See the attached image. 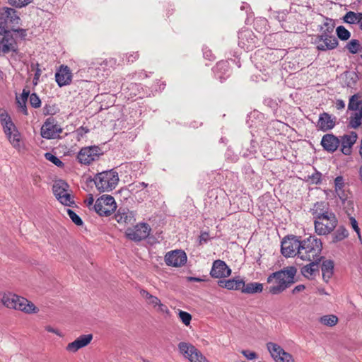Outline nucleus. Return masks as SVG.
Here are the masks:
<instances>
[{"instance_id":"nucleus-1","label":"nucleus","mask_w":362,"mask_h":362,"mask_svg":"<svg viewBox=\"0 0 362 362\" xmlns=\"http://www.w3.org/2000/svg\"><path fill=\"white\" fill-rule=\"evenodd\" d=\"M296 272L297 269L292 266L271 274L267 278V282L272 283L275 280L276 285L270 286L269 293L276 295L290 287L295 282Z\"/></svg>"},{"instance_id":"nucleus-2","label":"nucleus","mask_w":362,"mask_h":362,"mask_svg":"<svg viewBox=\"0 0 362 362\" xmlns=\"http://www.w3.org/2000/svg\"><path fill=\"white\" fill-rule=\"evenodd\" d=\"M322 243L320 238L315 235H310L301 240L298 252V258L303 261H321L322 257Z\"/></svg>"},{"instance_id":"nucleus-3","label":"nucleus","mask_w":362,"mask_h":362,"mask_svg":"<svg viewBox=\"0 0 362 362\" xmlns=\"http://www.w3.org/2000/svg\"><path fill=\"white\" fill-rule=\"evenodd\" d=\"M1 302L8 308L19 310L25 313L30 314L38 312V308L32 302L11 293H4Z\"/></svg>"},{"instance_id":"nucleus-4","label":"nucleus","mask_w":362,"mask_h":362,"mask_svg":"<svg viewBox=\"0 0 362 362\" xmlns=\"http://www.w3.org/2000/svg\"><path fill=\"white\" fill-rule=\"evenodd\" d=\"M93 180L98 190L110 192L117 187L119 179L117 172L112 169L96 174Z\"/></svg>"},{"instance_id":"nucleus-5","label":"nucleus","mask_w":362,"mask_h":362,"mask_svg":"<svg viewBox=\"0 0 362 362\" xmlns=\"http://www.w3.org/2000/svg\"><path fill=\"white\" fill-rule=\"evenodd\" d=\"M338 224V219L334 213H328V215L317 220H315V231L318 235H326L331 233Z\"/></svg>"},{"instance_id":"nucleus-6","label":"nucleus","mask_w":362,"mask_h":362,"mask_svg":"<svg viewBox=\"0 0 362 362\" xmlns=\"http://www.w3.org/2000/svg\"><path fill=\"white\" fill-rule=\"evenodd\" d=\"M93 208L100 216H108L115 211L117 204L113 197L104 194L96 200Z\"/></svg>"},{"instance_id":"nucleus-7","label":"nucleus","mask_w":362,"mask_h":362,"mask_svg":"<svg viewBox=\"0 0 362 362\" xmlns=\"http://www.w3.org/2000/svg\"><path fill=\"white\" fill-rule=\"evenodd\" d=\"M301 240L300 237L288 235L281 240V252L285 257L297 256L300 247Z\"/></svg>"},{"instance_id":"nucleus-8","label":"nucleus","mask_w":362,"mask_h":362,"mask_svg":"<svg viewBox=\"0 0 362 362\" xmlns=\"http://www.w3.org/2000/svg\"><path fill=\"white\" fill-rule=\"evenodd\" d=\"M178 349L182 355L190 362H210L193 344L180 342Z\"/></svg>"},{"instance_id":"nucleus-9","label":"nucleus","mask_w":362,"mask_h":362,"mask_svg":"<svg viewBox=\"0 0 362 362\" xmlns=\"http://www.w3.org/2000/svg\"><path fill=\"white\" fill-rule=\"evenodd\" d=\"M68 184L64 180H59L54 182L52 190L54 196L61 204L71 206L74 202L68 192Z\"/></svg>"},{"instance_id":"nucleus-10","label":"nucleus","mask_w":362,"mask_h":362,"mask_svg":"<svg viewBox=\"0 0 362 362\" xmlns=\"http://www.w3.org/2000/svg\"><path fill=\"white\" fill-rule=\"evenodd\" d=\"M313 43L318 51L326 52L332 50L338 46V40L335 36L317 35L313 38Z\"/></svg>"},{"instance_id":"nucleus-11","label":"nucleus","mask_w":362,"mask_h":362,"mask_svg":"<svg viewBox=\"0 0 362 362\" xmlns=\"http://www.w3.org/2000/svg\"><path fill=\"white\" fill-rule=\"evenodd\" d=\"M266 346L271 356L276 362H294L293 356L285 351L280 345L274 342H267Z\"/></svg>"},{"instance_id":"nucleus-12","label":"nucleus","mask_w":362,"mask_h":362,"mask_svg":"<svg viewBox=\"0 0 362 362\" xmlns=\"http://www.w3.org/2000/svg\"><path fill=\"white\" fill-rule=\"evenodd\" d=\"M151 228L147 223H139L134 227L128 228L125 232L127 238L131 240L139 242L147 238Z\"/></svg>"},{"instance_id":"nucleus-13","label":"nucleus","mask_w":362,"mask_h":362,"mask_svg":"<svg viewBox=\"0 0 362 362\" xmlns=\"http://www.w3.org/2000/svg\"><path fill=\"white\" fill-rule=\"evenodd\" d=\"M101 154V150L98 146H88L81 149L77 156V158L79 163L84 165H89L93 161L98 159Z\"/></svg>"},{"instance_id":"nucleus-14","label":"nucleus","mask_w":362,"mask_h":362,"mask_svg":"<svg viewBox=\"0 0 362 362\" xmlns=\"http://www.w3.org/2000/svg\"><path fill=\"white\" fill-rule=\"evenodd\" d=\"M62 132V128L53 117L47 118L41 127V136L47 139L57 138Z\"/></svg>"},{"instance_id":"nucleus-15","label":"nucleus","mask_w":362,"mask_h":362,"mask_svg":"<svg viewBox=\"0 0 362 362\" xmlns=\"http://www.w3.org/2000/svg\"><path fill=\"white\" fill-rule=\"evenodd\" d=\"M1 125L3 127L4 132L11 145L14 148H19L21 146V134L16 125L12 122V119L1 124Z\"/></svg>"},{"instance_id":"nucleus-16","label":"nucleus","mask_w":362,"mask_h":362,"mask_svg":"<svg viewBox=\"0 0 362 362\" xmlns=\"http://www.w3.org/2000/svg\"><path fill=\"white\" fill-rule=\"evenodd\" d=\"M187 259L186 253L180 250L169 252L165 256L166 264L175 267L183 266L187 262Z\"/></svg>"},{"instance_id":"nucleus-17","label":"nucleus","mask_w":362,"mask_h":362,"mask_svg":"<svg viewBox=\"0 0 362 362\" xmlns=\"http://www.w3.org/2000/svg\"><path fill=\"white\" fill-rule=\"evenodd\" d=\"M231 269L228 267L226 262L221 259L215 260L213 262L210 272V275L213 278L221 279L230 275Z\"/></svg>"},{"instance_id":"nucleus-18","label":"nucleus","mask_w":362,"mask_h":362,"mask_svg":"<svg viewBox=\"0 0 362 362\" xmlns=\"http://www.w3.org/2000/svg\"><path fill=\"white\" fill-rule=\"evenodd\" d=\"M55 79L59 87L69 85L72 81V73L70 69L65 65L60 66L55 74Z\"/></svg>"},{"instance_id":"nucleus-19","label":"nucleus","mask_w":362,"mask_h":362,"mask_svg":"<svg viewBox=\"0 0 362 362\" xmlns=\"http://www.w3.org/2000/svg\"><path fill=\"white\" fill-rule=\"evenodd\" d=\"M340 144V140L332 134L324 135L321 140V145L324 150L329 153H333L337 151Z\"/></svg>"},{"instance_id":"nucleus-20","label":"nucleus","mask_w":362,"mask_h":362,"mask_svg":"<svg viewBox=\"0 0 362 362\" xmlns=\"http://www.w3.org/2000/svg\"><path fill=\"white\" fill-rule=\"evenodd\" d=\"M357 134L355 132H351L349 134H344L341 137L340 144H341V151L346 155H350L351 147L357 140Z\"/></svg>"},{"instance_id":"nucleus-21","label":"nucleus","mask_w":362,"mask_h":362,"mask_svg":"<svg viewBox=\"0 0 362 362\" xmlns=\"http://www.w3.org/2000/svg\"><path fill=\"white\" fill-rule=\"evenodd\" d=\"M92 339L93 335L91 334L81 335L74 341L68 344L66 349L68 351L75 353L78 349L85 347L88 344H89Z\"/></svg>"},{"instance_id":"nucleus-22","label":"nucleus","mask_w":362,"mask_h":362,"mask_svg":"<svg viewBox=\"0 0 362 362\" xmlns=\"http://www.w3.org/2000/svg\"><path fill=\"white\" fill-rule=\"evenodd\" d=\"M336 117H332L327 112L321 113L319 116L317 127L322 132L329 131L334 127Z\"/></svg>"},{"instance_id":"nucleus-23","label":"nucleus","mask_w":362,"mask_h":362,"mask_svg":"<svg viewBox=\"0 0 362 362\" xmlns=\"http://www.w3.org/2000/svg\"><path fill=\"white\" fill-rule=\"evenodd\" d=\"M310 213L313 220H317L328 215V213H333L329 209L328 204L325 202H316L310 209Z\"/></svg>"},{"instance_id":"nucleus-24","label":"nucleus","mask_w":362,"mask_h":362,"mask_svg":"<svg viewBox=\"0 0 362 362\" xmlns=\"http://www.w3.org/2000/svg\"><path fill=\"white\" fill-rule=\"evenodd\" d=\"M117 223L122 224L133 223L135 221L134 214L127 208H119L115 215Z\"/></svg>"},{"instance_id":"nucleus-25","label":"nucleus","mask_w":362,"mask_h":362,"mask_svg":"<svg viewBox=\"0 0 362 362\" xmlns=\"http://www.w3.org/2000/svg\"><path fill=\"white\" fill-rule=\"evenodd\" d=\"M218 285L221 288H227L228 290H240L244 285V280L240 277H236L228 280H219Z\"/></svg>"},{"instance_id":"nucleus-26","label":"nucleus","mask_w":362,"mask_h":362,"mask_svg":"<svg viewBox=\"0 0 362 362\" xmlns=\"http://www.w3.org/2000/svg\"><path fill=\"white\" fill-rule=\"evenodd\" d=\"M15 9L6 8L2 13H0V25L6 27L7 21L18 23L20 18L16 14Z\"/></svg>"},{"instance_id":"nucleus-27","label":"nucleus","mask_w":362,"mask_h":362,"mask_svg":"<svg viewBox=\"0 0 362 362\" xmlns=\"http://www.w3.org/2000/svg\"><path fill=\"white\" fill-rule=\"evenodd\" d=\"M341 78L344 86L354 88L359 80V76L358 73L354 71H346L343 74Z\"/></svg>"},{"instance_id":"nucleus-28","label":"nucleus","mask_w":362,"mask_h":362,"mask_svg":"<svg viewBox=\"0 0 362 362\" xmlns=\"http://www.w3.org/2000/svg\"><path fill=\"white\" fill-rule=\"evenodd\" d=\"M2 52L8 53L9 52H17L18 47L15 40L10 33L6 34L2 40Z\"/></svg>"},{"instance_id":"nucleus-29","label":"nucleus","mask_w":362,"mask_h":362,"mask_svg":"<svg viewBox=\"0 0 362 362\" xmlns=\"http://www.w3.org/2000/svg\"><path fill=\"white\" fill-rule=\"evenodd\" d=\"M308 262H310L309 264L302 267L301 273L305 277L311 279L315 276V274L318 272L320 261L313 260Z\"/></svg>"},{"instance_id":"nucleus-30","label":"nucleus","mask_w":362,"mask_h":362,"mask_svg":"<svg viewBox=\"0 0 362 362\" xmlns=\"http://www.w3.org/2000/svg\"><path fill=\"white\" fill-rule=\"evenodd\" d=\"M241 292L246 294L261 293L263 291V284L258 282H250L247 284L244 282Z\"/></svg>"},{"instance_id":"nucleus-31","label":"nucleus","mask_w":362,"mask_h":362,"mask_svg":"<svg viewBox=\"0 0 362 362\" xmlns=\"http://www.w3.org/2000/svg\"><path fill=\"white\" fill-rule=\"evenodd\" d=\"M322 278L325 281L327 282L333 275L334 262L332 260H325L321 266Z\"/></svg>"},{"instance_id":"nucleus-32","label":"nucleus","mask_w":362,"mask_h":362,"mask_svg":"<svg viewBox=\"0 0 362 362\" xmlns=\"http://www.w3.org/2000/svg\"><path fill=\"white\" fill-rule=\"evenodd\" d=\"M335 27L334 21L330 18H325L324 23L320 26V35L334 36L333 35Z\"/></svg>"},{"instance_id":"nucleus-33","label":"nucleus","mask_w":362,"mask_h":362,"mask_svg":"<svg viewBox=\"0 0 362 362\" xmlns=\"http://www.w3.org/2000/svg\"><path fill=\"white\" fill-rule=\"evenodd\" d=\"M349 236V232L344 226H340L332 235V243L341 241Z\"/></svg>"},{"instance_id":"nucleus-34","label":"nucleus","mask_w":362,"mask_h":362,"mask_svg":"<svg viewBox=\"0 0 362 362\" xmlns=\"http://www.w3.org/2000/svg\"><path fill=\"white\" fill-rule=\"evenodd\" d=\"M348 109L355 112L362 110V99L358 94H355L350 98Z\"/></svg>"},{"instance_id":"nucleus-35","label":"nucleus","mask_w":362,"mask_h":362,"mask_svg":"<svg viewBox=\"0 0 362 362\" xmlns=\"http://www.w3.org/2000/svg\"><path fill=\"white\" fill-rule=\"evenodd\" d=\"M30 91L28 90L23 89V93L20 97H16L17 103L18 106L22 109L24 115H28V110L26 107V101L29 98Z\"/></svg>"},{"instance_id":"nucleus-36","label":"nucleus","mask_w":362,"mask_h":362,"mask_svg":"<svg viewBox=\"0 0 362 362\" xmlns=\"http://www.w3.org/2000/svg\"><path fill=\"white\" fill-rule=\"evenodd\" d=\"M361 16H362V13L349 11L345 14L343 19L346 23L357 24Z\"/></svg>"},{"instance_id":"nucleus-37","label":"nucleus","mask_w":362,"mask_h":362,"mask_svg":"<svg viewBox=\"0 0 362 362\" xmlns=\"http://www.w3.org/2000/svg\"><path fill=\"white\" fill-rule=\"evenodd\" d=\"M140 294L146 300L148 305L153 308L156 307L158 305V298L156 296L150 294L147 291L144 289L140 291Z\"/></svg>"},{"instance_id":"nucleus-38","label":"nucleus","mask_w":362,"mask_h":362,"mask_svg":"<svg viewBox=\"0 0 362 362\" xmlns=\"http://www.w3.org/2000/svg\"><path fill=\"white\" fill-rule=\"evenodd\" d=\"M320 322L325 325L332 327L337 323L338 318L334 315H324L320 317Z\"/></svg>"},{"instance_id":"nucleus-39","label":"nucleus","mask_w":362,"mask_h":362,"mask_svg":"<svg viewBox=\"0 0 362 362\" xmlns=\"http://www.w3.org/2000/svg\"><path fill=\"white\" fill-rule=\"evenodd\" d=\"M361 47L362 45L360 44L359 41L356 39L351 40L346 46L351 54H356L359 51H361Z\"/></svg>"},{"instance_id":"nucleus-40","label":"nucleus","mask_w":362,"mask_h":362,"mask_svg":"<svg viewBox=\"0 0 362 362\" xmlns=\"http://www.w3.org/2000/svg\"><path fill=\"white\" fill-rule=\"evenodd\" d=\"M337 37L341 40H347L350 36V32L344 26L339 25L336 29Z\"/></svg>"},{"instance_id":"nucleus-41","label":"nucleus","mask_w":362,"mask_h":362,"mask_svg":"<svg viewBox=\"0 0 362 362\" xmlns=\"http://www.w3.org/2000/svg\"><path fill=\"white\" fill-rule=\"evenodd\" d=\"M228 69V64L226 62L221 61L218 62L215 67H214L213 71L215 75H218V72L226 74Z\"/></svg>"},{"instance_id":"nucleus-42","label":"nucleus","mask_w":362,"mask_h":362,"mask_svg":"<svg viewBox=\"0 0 362 362\" xmlns=\"http://www.w3.org/2000/svg\"><path fill=\"white\" fill-rule=\"evenodd\" d=\"M45 157L47 160L54 163L57 167H62L64 166V163L58 158L54 155L52 154L51 153H46L45 154Z\"/></svg>"},{"instance_id":"nucleus-43","label":"nucleus","mask_w":362,"mask_h":362,"mask_svg":"<svg viewBox=\"0 0 362 362\" xmlns=\"http://www.w3.org/2000/svg\"><path fill=\"white\" fill-rule=\"evenodd\" d=\"M33 0H8V3L16 8H22L28 5Z\"/></svg>"},{"instance_id":"nucleus-44","label":"nucleus","mask_w":362,"mask_h":362,"mask_svg":"<svg viewBox=\"0 0 362 362\" xmlns=\"http://www.w3.org/2000/svg\"><path fill=\"white\" fill-rule=\"evenodd\" d=\"M29 101L31 106L34 108L40 107L41 105V100L38 95L35 93L29 95Z\"/></svg>"},{"instance_id":"nucleus-45","label":"nucleus","mask_w":362,"mask_h":362,"mask_svg":"<svg viewBox=\"0 0 362 362\" xmlns=\"http://www.w3.org/2000/svg\"><path fill=\"white\" fill-rule=\"evenodd\" d=\"M66 211L69 217L76 225L81 226L83 224L81 218L74 211L71 209H67Z\"/></svg>"},{"instance_id":"nucleus-46","label":"nucleus","mask_w":362,"mask_h":362,"mask_svg":"<svg viewBox=\"0 0 362 362\" xmlns=\"http://www.w3.org/2000/svg\"><path fill=\"white\" fill-rule=\"evenodd\" d=\"M349 221H350V225L351 226V227L353 228L354 231L357 233V235H358V238L359 240L361 242H362V238H361V231H360V228H359V227L358 226L357 221L356 220V218L354 217L350 216L349 217Z\"/></svg>"},{"instance_id":"nucleus-47","label":"nucleus","mask_w":362,"mask_h":362,"mask_svg":"<svg viewBox=\"0 0 362 362\" xmlns=\"http://www.w3.org/2000/svg\"><path fill=\"white\" fill-rule=\"evenodd\" d=\"M179 316H180V318L182 320V322L185 325H189L190 321L192 320V315L189 313H188L185 311L180 310L179 312Z\"/></svg>"},{"instance_id":"nucleus-48","label":"nucleus","mask_w":362,"mask_h":362,"mask_svg":"<svg viewBox=\"0 0 362 362\" xmlns=\"http://www.w3.org/2000/svg\"><path fill=\"white\" fill-rule=\"evenodd\" d=\"M147 186V184L145 182H138V183H133L132 185H129V189L132 192H138L139 190H141L144 188H145Z\"/></svg>"},{"instance_id":"nucleus-49","label":"nucleus","mask_w":362,"mask_h":362,"mask_svg":"<svg viewBox=\"0 0 362 362\" xmlns=\"http://www.w3.org/2000/svg\"><path fill=\"white\" fill-rule=\"evenodd\" d=\"M335 191H340L344 187V178L342 176H337L334 180Z\"/></svg>"},{"instance_id":"nucleus-50","label":"nucleus","mask_w":362,"mask_h":362,"mask_svg":"<svg viewBox=\"0 0 362 362\" xmlns=\"http://www.w3.org/2000/svg\"><path fill=\"white\" fill-rule=\"evenodd\" d=\"M11 119V117L8 114L7 111L3 108H0V122L3 124L8 120Z\"/></svg>"},{"instance_id":"nucleus-51","label":"nucleus","mask_w":362,"mask_h":362,"mask_svg":"<svg viewBox=\"0 0 362 362\" xmlns=\"http://www.w3.org/2000/svg\"><path fill=\"white\" fill-rule=\"evenodd\" d=\"M43 112L45 115H53L56 113L54 105H46L43 107Z\"/></svg>"},{"instance_id":"nucleus-52","label":"nucleus","mask_w":362,"mask_h":362,"mask_svg":"<svg viewBox=\"0 0 362 362\" xmlns=\"http://www.w3.org/2000/svg\"><path fill=\"white\" fill-rule=\"evenodd\" d=\"M139 57L137 52H129L126 54V59L128 62L133 63Z\"/></svg>"},{"instance_id":"nucleus-53","label":"nucleus","mask_w":362,"mask_h":362,"mask_svg":"<svg viewBox=\"0 0 362 362\" xmlns=\"http://www.w3.org/2000/svg\"><path fill=\"white\" fill-rule=\"evenodd\" d=\"M241 353L248 360H253V359H255L257 358V354L254 351H250L248 350H243L241 351Z\"/></svg>"},{"instance_id":"nucleus-54","label":"nucleus","mask_w":362,"mask_h":362,"mask_svg":"<svg viewBox=\"0 0 362 362\" xmlns=\"http://www.w3.org/2000/svg\"><path fill=\"white\" fill-rule=\"evenodd\" d=\"M253 36V34L251 31L250 30H245V31H243L241 32L240 34H239V39L240 40H244L245 38H246L247 40L248 38L251 39L252 40H253L252 38V37Z\"/></svg>"},{"instance_id":"nucleus-55","label":"nucleus","mask_w":362,"mask_h":362,"mask_svg":"<svg viewBox=\"0 0 362 362\" xmlns=\"http://www.w3.org/2000/svg\"><path fill=\"white\" fill-rule=\"evenodd\" d=\"M321 176L322 174L320 172H316L315 173L313 174L312 176L310 177L312 182L315 184L320 183Z\"/></svg>"},{"instance_id":"nucleus-56","label":"nucleus","mask_w":362,"mask_h":362,"mask_svg":"<svg viewBox=\"0 0 362 362\" xmlns=\"http://www.w3.org/2000/svg\"><path fill=\"white\" fill-rule=\"evenodd\" d=\"M209 239V234L207 232H202L199 235V244L206 243Z\"/></svg>"},{"instance_id":"nucleus-57","label":"nucleus","mask_w":362,"mask_h":362,"mask_svg":"<svg viewBox=\"0 0 362 362\" xmlns=\"http://www.w3.org/2000/svg\"><path fill=\"white\" fill-rule=\"evenodd\" d=\"M203 56L209 60H214L215 59L212 52L207 48L203 49Z\"/></svg>"},{"instance_id":"nucleus-58","label":"nucleus","mask_w":362,"mask_h":362,"mask_svg":"<svg viewBox=\"0 0 362 362\" xmlns=\"http://www.w3.org/2000/svg\"><path fill=\"white\" fill-rule=\"evenodd\" d=\"M338 197L342 201L344 202L347 199V194L344 190V188L341 189L340 191H335Z\"/></svg>"},{"instance_id":"nucleus-59","label":"nucleus","mask_w":362,"mask_h":362,"mask_svg":"<svg viewBox=\"0 0 362 362\" xmlns=\"http://www.w3.org/2000/svg\"><path fill=\"white\" fill-rule=\"evenodd\" d=\"M335 107L337 110H342L345 107V103L342 100L338 99L335 103Z\"/></svg>"},{"instance_id":"nucleus-60","label":"nucleus","mask_w":362,"mask_h":362,"mask_svg":"<svg viewBox=\"0 0 362 362\" xmlns=\"http://www.w3.org/2000/svg\"><path fill=\"white\" fill-rule=\"evenodd\" d=\"M45 329L49 332L54 333L58 336H62L61 333L57 329L52 327L51 326H47Z\"/></svg>"},{"instance_id":"nucleus-61","label":"nucleus","mask_w":362,"mask_h":362,"mask_svg":"<svg viewBox=\"0 0 362 362\" xmlns=\"http://www.w3.org/2000/svg\"><path fill=\"white\" fill-rule=\"evenodd\" d=\"M187 281H189V282H192V281L202 282V281H204V279H203L202 278L193 277V276H188V277H187Z\"/></svg>"},{"instance_id":"nucleus-62","label":"nucleus","mask_w":362,"mask_h":362,"mask_svg":"<svg viewBox=\"0 0 362 362\" xmlns=\"http://www.w3.org/2000/svg\"><path fill=\"white\" fill-rule=\"evenodd\" d=\"M305 286H304V285H303V284L298 285V286H296L293 288V293H298V292H300V291H303V290L305 289Z\"/></svg>"},{"instance_id":"nucleus-63","label":"nucleus","mask_w":362,"mask_h":362,"mask_svg":"<svg viewBox=\"0 0 362 362\" xmlns=\"http://www.w3.org/2000/svg\"><path fill=\"white\" fill-rule=\"evenodd\" d=\"M11 31L7 30V27H4L0 25V35H6V34L10 33Z\"/></svg>"},{"instance_id":"nucleus-64","label":"nucleus","mask_w":362,"mask_h":362,"mask_svg":"<svg viewBox=\"0 0 362 362\" xmlns=\"http://www.w3.org/2000/svg\"><path fill=\"white\" fill-rule=\"evenodd\" d=\"M13 31L19 33L22 37H25L26 36V30L25 29H13Z\"/></svg>"}]
</instances>
